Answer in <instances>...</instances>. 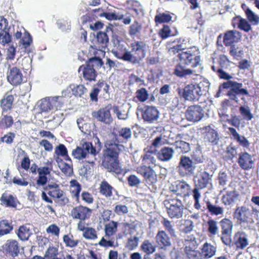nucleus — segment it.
<instances>
[{
  "label": "nucleus",
  "mask_w": 259,
  "mask_h": 259,
  "mask_svg": "<svg viewBox=\"0 0 259 259\" xmlns=\"http://www.w3.org/2000/svg\"><path fill=\"white\" fill-rule=\"evenodd\" d=\"M105 149L103 151L102 165L109 172L118 174L120 172L117 160L119 151L123 149V146L119 144L115 136L107 140L105 143Z\"/></svg>",
  "instance_id": "f257e3e1"
},
{
  "label": "nucleus",
  "mask_w": 259,
  "mask_h": 259,
  "mask_svg": "<svg viewBox=\"0 0 259 259\" xmlns=\"http://www.w3.org/2000/svg\"><path fill=\"white\" fill-rule=\"evenodd\" d=\"M180 62L177 64L174 70V74L179 77H184L195 72L191 69H187L185 65H191L193 67L198 66L200 62V56L197 51L188 50L183 51L179 54Z\"/></svg>",
  "instance_id": "f03ea898"
},
{
  "label": "nucleus",
  "mask_w": 259,
  "mask_h": 259,
  "mask_svg": "<svg viewBox=\"0 0 259 259\" xmlns=\"http://www.w3.org/2000/svg\"><path fill=\"white\" fill-rule=\"evenodd\" d=\"M210 83L207 80H203L199 83H191L183 89H178V92L181 98L186 101H198L200 97L205 96L208 92Z\"/></svg>",
  "instance_id": "7ed1b4c3"
},
{
  "label": "nucleus",
  "mask_w": 259,
  "mask_h": 259,
  "mask_svg": "<svg viewBox=\"0 0 259 259\" xmlns=\"http://www.w3.org/2000/svg\"><path fill=\"white\" fill-rule=\"evenodd\" d=\"M65 91L62 92V96L49 97L40 100L38 105L40 110L42 112H48L60 109L64 103L63 96L65 95Z\"/></svg>",
  "instance_id": "20e7f679"
},
{
  "label": "nucleus",
  "mask_w": 259,
  "mask_h": 259,
  "mask_svg": "<svg viewBox=\"0 0 259 259\" xmlns=\"http://www.w3.org/2000/svg\"><path fill=\"white\" fill-rule=\"evenodd\" d=\"M222 87L224 89H229L227 93V95L229 96L230 99L234 101L236 103L239 102L237 95L244 96L249 95L248 91L246 89L243 88V85L242 83L229 80L224 82L222 84Z\"/></svg>",
  "instance_id": "39448f33"
},
{
  "label": "nucleus",
  "mask_w": 259,
  "mask_h": 259,
  "mask_svg": "<svg viewBox=\"0 0 259 259\" xmlns=\"http://www.w3.org/2000/svg\"><path fill=\"white\" fill-rule=\"evenodd\" d=\"M168 216L171 219H180L184 213V206L177 197L169 198L164 201Z\"/></svg>",
  "instance_id": "423d86ee"
},
{
  "label": "nucleus",
  "mask_w": 259,
  "mask_h": 259,
  "mask_svg": "<svg viewBox=\"0 0 259 259\" xmlns=\"http://www.w3.org/2000/svg\"><path fill=\"white\" fill-rule=\"evenodd\" d=\"M220 224L222 230L221 240L225 245L230 246L232 244L233 223L228 219H224L220 222Z\"/></svg>",
  "instance_id": "0eeeda50"
},
{
  "label": "nucleus",
  "mask_w": 259,
  "mask_h": 259,
  "mask_svg": "<svg viewBox=\"0 0 259 259\" xmlns=\"http://www.w3.org/2000/svg\"><path fill=\"white\" fill-rule=\"evenodd\" d=\"M185 252L189 258L202 259L200 252L196 250L197 243L195 237L193 235L187 236L184 242Z\"/></svg>",
  "instance_id": "6e6552de"
},
{
  "label": "nucleus",
  "mask_w": 259,
  "mask_h": 259,
  "mask_svg": "<svg viewBox=\"0 0 259 259\" xmlns=\"http://www.w3.org/2000/svg\"><path fill=\"white\" fill-rule=\"evenodd\" d=\"M141 113L143 119L148 123H156L160 116L159 111L153 106H144L141 110Z\"/></svg>",
  "instance_id": "1a4fd4ad"
},
{
  "label": "nucleus",
  "mask_w": 259,
  "mask_h": 259,
  "mask_svg": "<svg viewBox=\"0 0 259 259\" xmlns=\"http://www.w3.org/2000/svg\"><path fill=\"white\" fill-rule=\"evenodd\" d=\"M91 148H92V143L82 140L79 145L72 151V155L74 158L78 160L88 158L91 156L90 152Z\"/></svg>",
  "instance_id": "9d476101"
},
{
  "label": "nucleus",
  "mask_w": 259,
  "mask_h": 259,
  "mask_svg": "<svg viewBox=\"0 0 259 259\" xmlns=\"http://www.w3.org/2000/svg\"><path fill=\"white\" fill-rule=\"evenodd\" d=\"M137 172L143 176L144 180L149 185L154 184L157 181V175L150 166H139L137 167Z\"/></svg>",
  "instance_id": "9b49d317"
},
{
  "label": "nucleus",
  "mask_w": 259,
  "mask_h": 259,
  "mask_svg": "<svg viewBox=\"0 0 259 259\" xmlns=\"http://www.w3.org/2000/svg\"><path fill=\"white\" fill-rule=\"evenodd\" d=\"M204 112L203 108L198 105L190 106L186 111L187 119L191 121L197 122L204 117Z\"/></svg>",
  "instance_id": "f8f14e48"
},
{
  "label": "nucleus",
  "mask_w": 259,
  "mask_h": 259,
  "mask_svg": "<svg viewBox=\"0 0 259 259\" xmlns=\"http://www.w3.org/2000/svg\"><path fill=\"white\" fill-rule=\"evenodd\" d=\"M23 75L21 71L16 67H10L7 73L8 81L13 85H17L21 83L23 80Z\"/></svg>",
  "instance_id": "ddd939ff"
},
{
  "label": "nucleus",
  "mask_w": 259,
  "mask_h": 259,
  "mask_svg": "<svg viewBox=\"0 0 259 259\" xmlns=\"http://www.w3.org/2000/svg\"><path fill=\"white\" fill-rule=\"evenodd\" d=\"M178 167L180 172L184 170L187 174L193 175L194 174L196 165L190 157L182 155L180 157Z\"/></svg>",
  "instance_id": "4468645a"
},
{
  "label": "nucleus",
  "mask_w": 259,
  "mask_h": 259,
  "mask_svg": "<svg viewBox=\"0 0 259 259\" xmlns=\"http://www.w3.org/2000/svg\"><path fill=\"white\" fill-rule=\"evenodd\" d=\"M9 30L8 21L3 17L0 16V44L3 45L11 41Z\"/></svg>",
  "instance_id": "2eb2a0df"
},
{
  "label": "nucleus",
  "mask_w": 259,
  "mask_h": 259,
  "mask_svg": "<svg viewBox=\"0 0 259 259\" xmlns=\"http://www.w3.org/2000/svg\"><path fill=\"white\" fill-rule=\"evenodd\" d=\"M254 160L253 157L246 152H241L239 155L238 163L239 166L244 170L252 168Z\"/></svg>",
  "instance_id": "dca6fc26"
},
{
  "label": "nucleus",
  "mask_w": 259,
  "mask_h": 259,
  "mask_svg": "<svg viewBox=\"0 0 259 259\" xmlns=\"http://www.w3.org/2000/svg\"><path fill=\"white\" fill-rule=\"evenodd\" d=\"M237 249H243L249 244V235L244 231H238L234 237Z\"/></svg>",
  "instance_id": "f3484780"
},
{
  "label": "nucleus",
  "mask_w": 259,
  "mask_h": 259,
  "mask_svg": "<svg viewBox=\"0 0 259 259\" xmlns=\"http://www.w3.org/2000/svg\"><path fill=\"white\" fill-rule=\"evenodd\" d=\"M92 116L98 121L106 124H110L112 121L110 110L107 107L101 108L97 111L93 112Z\"/></svg>",
  "instance_id": "a211bd4d"
},
{
  "label": "nucleus",
  "mask_w": 259,
  "mask_h": 259,
  "mask_svg": "<svg viewBox=\"0 0 259 259\" xmlns=\"http://www.w3.org/2000/svg\"><path fill=\"white\" fill-rule=\"evenodd\" d=\"M204 131V139L205 141L210 143L212 145H217L220 140L218 133L210 126H206L202 128Z\"/></svg>",
  "instance_id": "6ab92c4d"
},
{
  "label": "nucleus",
  "mask_w": 259,
  "mask_h": 259,
  "mask_svg": "<svg viewBox=\"0 0 259 259\" xmlns=\"http://www.w3.org/2000/svg\"><path fill=\"white\" fill-rule=\"evenodd\" d=\"M91 212V209L87 207L78 206L72 209L71 215L73 219L84 221L90 217Z\"/></svg>",
  "instance_id": "aec40b11"
},
{
  "label": "nucleus",
  "mask_w": 259,
  "mask_h": 259,
  "mask_svg": "<svg viewBox=\"0 0 259 259\" xmlns=\"http://www.w3.org/2000/svg\"><path fill=\"white\" fill-rule=\"evenodd\" d=\"M241 37V33L237 30H229L225 33L224 37V43L226 46H231L237 42Z\"/></svg>",
  "instance_id": "412c9836"
},
{
  "label": "nucleus",
  "mask_w": 259,
  "mask_h": 259,
  "mask_svg": "<svg viewBox=\"0 0 259 259\" xmlns=\"http://www.w3.org/2000/svg\"><path fill=\"white\" fill-rule=\"evenodd\" d=\"M3 250L13 256H16L19 252L18 242L13 239L8 240L2 246Z\"/></svg>",
  "instance_id": "4be33fe9"
},
{
  "label": "nucleus",
  "mask_w": 259,
  "mask_h": 259,
  "mask_svg": "<svg viewBox=\"0 0 259 259\" xmlns=\"http://www.w3.org/2000/svg\"><path fill=\"white\" fill-rule=\"evenodd\" d=\"M174 153L175 150L172 148L165 146L158 152L157 157L161 161L167 162L173 158Z\"/></svg>",
  "instance_id": "5701e85b"
},
{
  "label": "nucleus",
  "mask_w": 259,
  "mask_h": 259,
  "mask_svg": "<svg viewBox=\"0 0 259 259\" xmlns=\"http://www.w3.org/2000/svg\"><path fill=\"white\" fill-rule=\"evenodd\" d=\"M201 257L202 259H209L213 257L216 253L217 247L211 243L205 242L202 246Z\"/></svg>",
  "instance_id": "b1692460"
},
{
  "label": "nucleus",
  "mask_w": 259,
  "mask_h": 259,
  "mask_svg": "<svg viewBox=\"0 0 259 259\" xmlns=\"http://www.w3.org/2000/svg\"><path fill=\"white\" fill-rule=\"evenodd\" d=\"M251 213L250 210L246 206L237 207L234 212V217L241 222L247 221Z\"/></svg>",
  "instance_id": "393cba45"
},
{
  "label": "nucleus",
  "mask_w": 259,
  "mask_h": 259,
  "mask_svg": "<svg viewBox=\"0 0 259 259\" xmlns=\"http://www.w3.org/2000/svg\"><path fill=\"white\" fill-rule=\"evenodd\" d=\"M156 242L160 245L169 247L171 245L170 238L164 230L159 231L155 237Z\"/></svg>",
  "instance_id": "a878e982"
},
{
  "label": "nucleus",
  "mask_w": 259,
  "mask_h": 259,
  "mask_svg": "<svg viewBox=\"0 0 259 259\" xmlns=\"http://www.w3.org/2000/svg\"><path fill=\"white\" fill-rule=\"evenodd\" d=\"M16 234L21 240L24 241L28 240L32 233L30 225L26 224L19 227Z\"/></svg>",
  "instance_id": "bb28decb"
},
{
  "label": "nucleus",
  "mask_w": 259,
  "mask_h": 259,
  "mask_svg": "<svg viewBox=\"0 0 259 259\" xmlns=\"http://www.w3.org/2000/svg\"><path fill=\"white\" fill-rule=\"evenodd\" d=\"M131 48L132 51L136 52L140 58L145 57L146 45L144 42L135 41L131 44Z\"/></svg>",
  "instance_id": "cd10ccee"
},
{
  "label": "nucleus",
  "mask_w": 259,
  "mask_h": 259,
  "mask_svg": "<svg viewBox=\"0 0 259 259\" xmlns=\"http://www.w3.org/2000/svg\"><path fill=\"white\" fill-rule=\"evenodd\" d=\"M48 194L52 197L58 199L61 205H65L68 202V198L65 196L63 191L60 188L54 190H49Z\"/></svg>",
  "instance_id": "c85d7f7f"
},
{
  "label": "nucleus",
  "mask_w": 259,
  "mask_h": 259,
  "mask_svg": "<svg viewBox=\"0 0 259 259\" xmlns=\"http://www.w3.org/2000/svg\"><path fill=\"white\" fill-rule=\"evenodd\" d=\"M228 130L233 139L239 142L243 147L247 148L249 146V143L247 139L244 136H240L235 128L230 127Z\"/></svg>",
  "instance_id": "c756f323"
},
{
  "label": "nucleus",
  "mask_w": 259,
  "mask_h": 259,
  "mask_svg": "<svg viewBox=\"0 0 259 259\" xmlns=\"http://www.w3.org/2000/svg\"><path fill=\"white\" fill-rule=\"evenodd\" d=\"M123 108L127 109L125 110L124 109L121 110L117 106L113 107V111L115 114H116L117 117L119 119L126 120L128 117V113L131 106L129 103L123 105Z\"/></svg>",
  "instance_id": "7c9ffc66"
},
{
  "label": "nucleus",
  "mask_w": 259,
  "mask_h": 259,
  "mask_svg": "<svg viewBox=\"0 0 259 259\" xmlns=\"http://www.w3.org/2000/svg\"><path fill=\"white\" fill-rule=\"evenodd\" d=\"M212 181V175H210L206 171L200 173V178L198 180L199 186L202 189L207 187L208 185H210Z\"/></svg>",
  "instance_id": "2f4dec72"
},
{
  "label": "nucleus",
  "mask_w": 259,
  "mask_h": 259,
  "mask_svg": "<svg viewBox=\"0 0 259 259\" xmlns=\"http://www.w3.org/2000/svg\"><path fill=\"white\" fill-rule=\"evenodd\" d=\"M161 224L165 229V231H166L169 234L171 238H176L177 237L175 225L172 222L169 221L167 219L163 218L161 221Z\"/></svg>",
  "instance_id": "473e14b6"
},
{
  "label": "nucleus",
  "mask_w": 259,
  "mask_h": 259,
  "mask_svg": "<svg viewBox=\"0 0 259 259\" xmlns=\"http://www.w3.org/2000/svg\"><path fill=\"white\" fill-rule=\"evenodd\" d=\"M1 200L2 203L7 207H16L18 203L16 197L7 193H4L2 195Z\"/></svg>",
  "instance_id": "72a5a7b5"
},
{
  "label": "nucleus",
  "mask_w": 259,
  "mask_h": 259,
  "mask_svg": "<svg viewBox=\"0 0 259 259\" xmlns=\"http://www.w3.org/2000/svg\"><path fill=\"white\" fill-rule=\"evenodd\" d=\"M238 196V194L236 191H229L223 196L222 200L225 205H231L237 201Z\"/></svg>",
  "instance_id": "f704fd0d"
},
{
  "label": "nucleus",
  "mask_w": 259,
  "mask_h": 259,
  "mask_svg": "<svg viewBox=\"0 0 259 259\" xmlns=\"http://www.w3.org/2000/svg\"><path fill=\"white\" fill-rule=\"evenodd\" d=\"M234 22H237L238 28L245 32H248L251 29L249 22L245 19L238 16L233 19Z\"/></svg>",
  "instance_id": "c9c22d12"
},
{
  "label": "nucleus",
  "mask_w": 259,
  "mask_h": 259,
  "mask_svg": "<svg viewBox=\"0 0 259 259\" xmlns=\"http://www.w3.org/2000/svg\"><path fill=\"white\" fill-rule=\"evenodd\" d=\"M102 147L101 142L100 141L99 138H96L95 145L93 146L92 144V148H91V151H90L91 156L93 159L91 161L88 160V162L90 163H94V161L97 159L96 156L99 153Z\"/></svg>",
  "instance_id": "e433bc0d"
},
{
  "label": "nucleus",
  "mask_w": 259,
  "mask_h": 259,
  "mask_svg": "<svg viewBox=\"0 0 259 259\" xmlns=\"http://www.w3.org/2000/svg\"><path fill=\"white\" fill-rule=\"evenodd\" d=\"M83 77L88 80L93 81L95 80L97 75L96 71L95 68L89 67L86 65L85 67H83L82 72Z\"/></svg>",
  "instance_id": "4c0bfd02"
},
{
  "label": "nucleus",
  "mask_w": 259,
  "mask_h": 259,
  "mask_svg": "<svg viewBox=\"0 0 259 259\" xmlns=\"http://www.w3.org/2000/svg\"><path fill=\"white\" fill-rule=\"evenodd\" d=\"M190 189V186L185 181L176 182V189H172L171 191L178 194H184L188 193Z\"/></svg>",
  "instance_id": "58836bf2"
},
{
  "label": "nucleus",
  "mask_w": 259,
  "mask_h": 259,
  "mask_svg": "<svg viewBox=\"0 0 259 259\" xmlns=\"http://www.w3.org/2000/svg\"><path fill=\"white\" fill-rule=\"evenodd\" d=\"M239 111L243 119L245 120H251L254 117L250 107L247 105L241 106L239 108Z\"/></svg>",
  "instance_id": "ea45409f"
},
{
  "label": "nucleus",
  "mask_w": 259,
  "mask_h": 259,
  "mask_svg": "<svg viewBox=\"0 0 259 259\" xmlns=\"http://www.w3.org/2000/svg\"><path fill=\"white\" fill-rule=\"evenodd\" d=\"M176 150L179 153H186L190 150V144L183 141H176L174 144Z\"/></svg>",
  "instance_id": "a19ab883"
},
{
  "label": "nucleus",
  "mask_w": 259,
  "mask_h": 259,
  "mask_svg": "<svg viewBox=\"0 0 259 259\" xmlns=\"http://www.w3.org/2000/svg\"><path fill=\"white\" fill-rule=\"evenodd\" d=\"M13 229V226L8 221L4 220L0 221V236L9 234Z\"/></svg>",
  "instance_id": "79ce46f5"
},
{
  "label": "nucleus",
  "mask_w": 259,
  "mask_h": 259,
  "mask_svg": "<svg viewBox=\"0 0 259 259\" xmlns=\"http://www.w3.org/2000/svg\"><path fill=\"white\" fill-rule=\"evenodd\" d=\"M206 207L208 211L212 215H222L224 213L223 207L214 205L209 201L206 202Z\"/></svg>",
  "instance_id": "37998d69"
},
{
  "label": "nucleus",
  "mask_w": 259,
  "mask_h": 259,
  "mask_svg": "<svg viewBox=\"0 0 259 259\" xmlns=\"http://www.w3.org/2000/svg\"><path fill=\"white\" fill-rule=\"evenodd\" d=\"M113 187L106 181L101 182L100 187V192L106 197H110L112 195Z\"/></svg>",
  "instance_id": "c03bdc74"
},
{
  "label": "nucleus",
  "mask_w": 259,
  "mask_h": 259,
  "mask_svg": "<svg viewBox=\"0 0 259 259\" xmlns=\"http://www.w3.org/2000/svg\"><path fill=\"white\" fill-rule=\"evenodd\" d=\"M141 248L146 254H152L156 250L155 246L149 240H145L141 246Z\"/></svg>",
  "instance_id": "a18cd8bd"
},
{
  "label": "nucleus",
  "mask_w": 259,
  "mask_h": 259,
  "mask_svg": "<svg viewBox=\"0 0 259 259\" xmlns=\"http://www.w3.org/2000/svg\"><path fill=\"white\" fill-rule=\"evenodd\" d=\"M136 97L141 102H145L149 97V93L145 89L142 88L137 90L135 93Z\"/></svg>",
  "instance_id": "49530a36"
},
{
  "label": "nucleus",
  "mask_w": 259,
  "mask_h": 259,
  "mask_svg": "<svg viewBox=\"0 0 259 259\" xmlns=\"http://www.w3.org/2000/svg\"><path fill=\"white\" fill-rule=\"evenodd\" d=\"M245 13L248 22L252 25H257L259 23V17L256 15L249 8H247L245 11Z\"/></svg>",
  "instance_id": "de8ad7c7"
},
{
  "label": "nucleus",
  "mask_w": 259,
  "mask_h": 259,
  "mask_svg": "<svg viewBox=\"0 0 259 259\" xmlns=\"http://www.w3.org/2000/svg\"><path fill=\"white\" fill-rule=\"evenodd\" d=\"M208 232L211 235H215L219 232V228L218 222L212 219H209L207 222Z\"/></svg>",
  "instance_id": "09e8293b"
},
{
  "label": "nucleus",
  "mask_w": 259,
  "mask_h": 259,
  "mask_svg": "<svg viewBox=\"0 0 259 259\" xmlns=\"http://www.w3.org/2000/svg\"><path fill=\"white\" fill-rule=\"evenodd\" d=\"M96 39L101 48H105L109 41V38L105 32L100 31L97 33Z\"/></svg>",
  "instance_id": "8fccbe9b"
},
{
  "label": "nucleus",
  "mask_w": 259,
  "mask_h": 259,
  "mask_svg": "<svg viewBox=\"0 0 259 259\" xmlns=\"http://www.w3.org/2000/svg\"><path fill=\"white\" fill-rule=\"evenodd\" d=\"M57 24L58 28L63 31H67L71 29V21L68 19H61L57 21Z\"/></svg>",
  "instance_id": "3c124183"
},
{
  "label": "nucleus",
  "mask_w": 259,
  "mask_h": 259,
  "mask_svg": "<svg viewBox=\"0 0 259 259\" xmlns=\"http://www.w3.org/2000/svg\"><path fill=\"white\" fill-rule=\"evenodd\" d=\"M70 192L73 196L78 198L81 191V187L79 183L75 180H72L70 182Z\"/></svg>",
  "instance_id": "603ef678"
},
{
  "label": "nucleus",
  "mask_w": 259,
  "mask_h": 259,
  "mask_svg": "<svg viewBox=\"0 0 259 259\" xmlns=\"http://www.w3.org/2000/svg\"><path fill=\"white\" fill-rule=\"evenodd\" d=\"M237 147L232 144L229 145L226 150V157L228 160H232L237 155Z\"/></svg>",
  "instance_id": "864d4df0"
},
{
  "label": "nucleus",
  "mask_w": 259,
  "mask_h": 259,
  "mask_svg": "<svg viewBox=\"0 0 259 259\" xmlns=\"http://www.w3.org/2000/svg\"><path fill=\"white\" fill-rule=\"evenodd\" d=\"M172 17L167 13H160L156 15L155 21L157 23H167L171 20Z\"/></svg>",
  "instance_id": "5fc2aeb1"
},
{
  "label": "nucleus",
  "mask_w": 259,
  "mask_h": 259,
  "mask_svg": "<svg viewBox=\"0 0 259 259\" xmlns=\"http://www.w3.org/2000/svg\"><path fill=\"white\" fill-rule=\"evenodd\" d=\"M87 65L89 67L95 68L96 70L103 65V62L100 58L94 57L90 59L87 63Z\"/></svg>",
  "instance_id": "6e6d98bb"
},
{
  "label": "nucleus",
  "mask_w": 259,
  "mask_h": 259,
  "mask_svg": "<svg viewBox=\"0 0 259 259\" xmlns=\"http://www.w3.org/2000/svg\"><path fill=\"white\" fill-rule=\"evenodd\" d=\"M117 223L115 221H111L105 226V233L113 235L117 231Z\"/></svg>",
  "instance_id": "4d7b16f0"
},
{
  "label": "nucleus",
  "mask_w": 259,
  "mask_h": 259,
  "mask_svg": "<svg viewBox=\"0 0 259 259\" xmlns=\"http://www.w3.org/2000/svg\"><path fill=\"white\" fill-rule=\"evenodd\" d=\"M128 3L132 6L131 9L137 15L143 14L142 7L138 2L131 0L128 1Z\"/></svg>",
  "instance_id": "13d9d810"
},
{
  "label": "nucleus",
  "mask_w": 259,
  "mask_h": 259,
  "mask_svg": "<svg viewBox=\"0 0 259 259\" xmlns=\"http://www.w3.org/2000/svg\"><path fill=\"white\" fill-rule=\"evenodd\" d=\"M72 94L75 96L81 97L85 92L87 89L83 85H71Z\"/></svg>",
  "instance_id": "bf43d9fd"
},
{
  "label": "nucleus",
  "mask_w": 259,
  "mask_h": 259,
  "mask_svg": "<svg viewBox=\"0 0 259 259\" xmlns=\"http://www.w3.org/2000/svg\"><path fill=\"white\" fill-rule=\"evenodd\" d=\"M218 63L221 67L220 68L228 69L231 63L228 57L225 55L220 56L218 59Z\"/></svg>",
  "instance_id": "052dcab7"
},
{
  "label": "nucleus",
  "mask_w": 259,
  "mask_h": 259,
  "mask_svg": "<svg viewBox=\"0 0 259 259\" xmlns=\"http://www.w3.org/2000/svg\"><path fill=\"white\" fill-rule=\"evenodd\" d=\"M63 241L64 242L66 246L71 248L77 246L78 242L77 240L73 239L72 236H69L68 235H65L63 236Z\"/></svg>",
  "instance_id": "680f3d73"
},
{
  "label": "nucleus",
  "mask_w": 259,
  "mask_h": 259,
  "mask_svg": "<svg viewBox=\"0 0 259 259\" xmlns=\"http://www.w3.org/2000/svg\"><path fill=\"white\" fill-rule=\"evenodd\" d=\"M129 84H137L139 87L145 85V81L141 77L134 74H132L129 77Z\"/></svg>",
  "instance_id": "e2e57ef3"
},
{
  "label": "nucleus",
  "mask_w": 259,
  "mask_h": 259,
  "mask_svg": "<svg viewBox=\"0 0 259 259\" xmlns=\"http://www.w3.org/2000/svg\"><path fill=\"white\" fill-rule=\"evenodd\" d=\"M118 134L123 140H128L132 137V131L128 127H123L119 130Z\"/></svg>",
  "instance_id": "0e129e2a"
},
{
  "label": "nucleus",
  "mask_w": 259,
  "mask_h": 259,
  "mask_svg": "<svg viewBox=\"0 0 259 259\" xmlns=\"http://www.w3.org/2000/svg\"><path fill=\"white\" fill-rule=\"evenodd\" d=\"M14 98L13 96H8L6 98L3 99L1 101V106L4 110H8L11 108L12 104L13 102Z\"/></svg>",
  "instance_id": "69168bd1"
},
{
  "label": "nucleus",
  "mask_w": 259,
  "mask_h": 259,
  "mask_svg": "<svg viewBox=\"0 0 259 259\" xmlns=\"http://www.w3.org/2000/svg\"><path fill=\"white\" fill-rule=\"evenodd\" d=\"M59 167L66 176H69L73 173L72 165L71 163H62L59 165Z\"/></svg>",
  "instance_id": "338daca9"
},
{
  "label": "nucleus",
  "mask_w": 259,
  "mask_h": 259,
  "mask_svg": "<svg viewBox=\"0 0 259 259\" xmlns=\"http://www.w3.org/2000/svg\"><path fill=\"white\" fill-rule=\"evenodd\" d=\"M77 126L79 129L84 134H87L90 132V125L85 123L82 118H78L76 121Z\"/></svg>",
  "instance_id": "774afa93"
}]
</instances>
